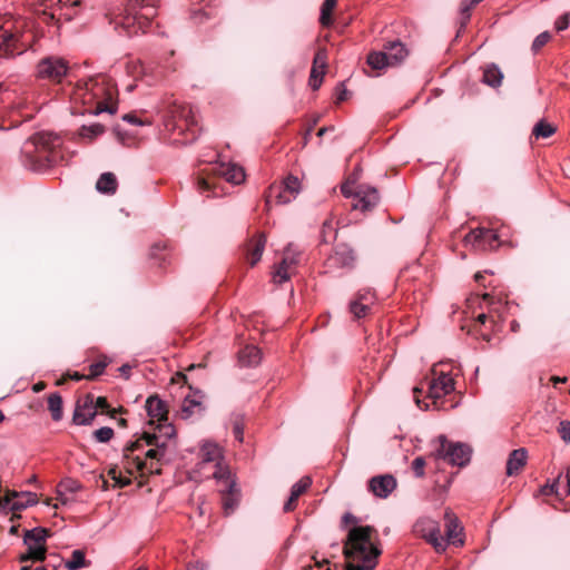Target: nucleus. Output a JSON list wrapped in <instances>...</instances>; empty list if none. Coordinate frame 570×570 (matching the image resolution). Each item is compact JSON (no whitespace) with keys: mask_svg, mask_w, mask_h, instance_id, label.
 I'll list each match as a JSON object with an SVG mask.
<instances>
[{"mask_svg":"<svg viewBox=\"0 0 570 570\" xmlns=\"http://www.w3.org/2000/svg\"><path fill=\"white\" fill-rule=\"evenodd\" d=\"M118 188V180L112 173H104L96 183V189L101 194L114 195Z\"/></svg>","mask_w":570,"mask_h":570,"instance_id":"nucleus-29","label":"nucleus"},{"mask_svg":"<svg viewBox=\"0 0 570 570\" xmlns=\"http://www.w3.org/2000/svg\"><path fill=\"white\" fill-rule=\"evenodd\" d=\"M95 407H96V411L99 409V410H101L102 413H106V414H107L108 410H110V405L105 396H99V397H97V400H95Z\"/></svg>","mask_w":570,"mask_h":570,"instance_id":"nucleus-62","label":"nucleus"},{"mask_svg":"<svg viewBox=\"0 0 570 570\" xmlns=\"http://www.w3.org/2000/svg\"><path fill=\"white\" fill-rule=\"evenodd\" d=\"M117 88L111 78L99 73L90 77L82 83H78L72 91L71 99L75 102H81L87 108L86 112L98 115L107 111L115 114L117 110L114 100Z\"/></svg>","mask_w":570,"mask_h":570,"instance_id":"nucleus-1","label":"nucleus"},{"mask_svg":"<svg viewBox=\"0 0 570 570\" xmlns=\"http://www.w3.org/2000/svg\"><path fill=\"white\" fill-rule=\"evenodd\" d=\"M109 360L107 356H100L99 360L95 363H92L89 366V374L86 376V380H95L99 375H101L105 371V368L108 366Z\"/></svg>","mask_w":570,"mask_h":570,"instance_id":"nucleus-43","label":"nucleus"},{"mask_svg":"<svg viewBox=\"0 0 570 570\" xmlns=\"http://www.w3.org/2000/svg\"><path fill=\"white\" fill-rule=\"evenodd\" d=\"M49 535V530L45 528H35L32 530H27L23 537V542L29 544L35 542L37 544H45L47 537Z\"/></svg>","mask_w":570,"mask_h":570,"instance_id":"nucleus-36","label":"nucleus"},{"mask_svg":"<svg viewBox=\"0 0 570 570\" xmlns=\"http://www.w3.org/2000/svg\"><path fill=\"white\" fill-rule=\"evenodd\" d=\"M238 504V490L235 484H229L227 491L223 494V508L228 515L234 512Z\"/></svg>","mask_w":570,"mask_h":570,"instance_id":"nucleus-34","label":"nucleus"},{"mask_svg":"<svg viewBox=\"0 0 570 570\" xmlns=\"http://www.w3.org/2000/svg\"><path fill=\"white\" fill-rule=\"evenodd\" d=\"M48 409L51 412L52 420L59 421L62 417V399L58 393L48 396Z\"/></svg>","mask_w":570,"mask_h":570,"instance_id":"nucleus-40","label":"nucleus"},{"mask_svg":"<svg viewBox=\"0 0 570 570\" xmlns=\"http://www.w3.org/2000/svg\"><path fill=\"white\" fill-rule=\"evenodd\" d=\"M114 436V430L108 426L100 428L94 432V438L97 442L107 443Z\"/></svg>","mask_w":570,"mask_h":570,"instance_id":"nucleus-53","label":"nucleus"},{"mask_svg":"<svg viewBox=\"0 0 570 570\" xmlns=\"http://www.w3.org/2000/svg\"><path fill=\"white\" fill-rule=\"evenodd\" d=\"M238 358L244 366H256L262 358L261 350L253 345H247L238 353Z\"/></svg>","mask_w":570,"mask_h":570,"instance_id":"nucleus-30","label":"nucleus"},{"mask_svg":"<svg viewBox=\"0 0 570 570\" xmlns=\"http://www.w3.org/2000/svg\"><path fill=\"white\" fill-rule=\"evenodd\" d=\"M373 527H353L344 541L343 554L346 570H374L381 550L375 546L372 534Z\"/></svg>","mask_w":570,"mask_h":570,"instance_id":"nucleus-2","label":"nucleus"},{"mask_svg":"<svg viewBox=\"0 0 570 570\" xmlns=\"http://www.w3.org/2000/svg\"><path fill=\"white\" fill-rule=\"evenodd\" d=\"M569 27V17L568 14H563L559 17L556 21V29L558 31H562Z\"/></svg>","mask_w":570,"mask_h":570,"instance_id":"nucleus-64","label":"nucleus"},{"mask_svg":"<svg viewBox=\"0 0 570 570\" xmlns=\"http://www.w3.org/2000/svg\"><path fill=\"white\" fill-rule=\"evenodd\" d=\"M528 454L524 449L513 450L507 461V474L509 476L518 475L527 463Z\"/></svg>","mask_w":570,"mask_h":570,"instance_id":"nucleus-26","label":"nucleus"},{"mask_svg":"<svg viewBox=\"0 0 570 570\" xmlns=\"http://www.w3.org/2000/svg\"><path fill=\"white\" fill-rule=\"evenodd\" d=\"M550 39H551V35L548 31L540 33L533 40L532 50L534 52H538L541 48H543L549 42Z\"/></svg>","mask_w":570,"mask_h":570,"instance_id":"nucleus-56","label":"nucleus"},{"mask_svg":"<svg viewBox=\"0 0 570 570\" xmlns=\"http://www.w3.org/2000/svg\"><path fill=\"white\" fill-rule=\"evenodd\" d=\"M355 253L347 244L335 247L333 255L328 257V265L333 267H351L355 262Z\"/></svg>","mask_w":570,"mask_h":570,"instance_id":"nucleus-23","label":"nucleus"},{"mask_svg":"<svg viewBox=\"0 0 570 570\" xmlns=\"http://www.w3.org/2000/svg\"><path fill=\"white\" fill-rule=\"evenodd\" d=\"M76 8H70V9H65L60 12H57L56 10L53 11H47L46 9H43L41 11V17H42V20L45 22H50V21H53V20H57L59 21L60 19H65L67 21H70L73 16L76 14Z\"/></svg>","mask_w":570,"mask_h":570,"instance_id":"nucleus-35","label":"nucleus"},{"mask_svg":"<svg viewBox=\"0 0 570 570\" xmlns=\"http://www.w3.org/2000/svg\"><path fill=\"white\" fill-rule=\"evenodd\" d=\"M347 90L343 83L336 88V104L343 102L347 99Z\"/></svg>","mask_w":570,"mask_h":570,"instance_id":"nucleus-63","label":"nucleus"},{"mask_svg":"<svg viewBox=\"0 0 570 570\" xmlns=\"http://www.w3.org/2000/svg\"><path fill=\"white\" fill-rule=\"evenodd\" d=\"M301 190V183L296 176L288 175L281 185H272L265 196L266 206L275 197L278 204H287L296 198Z\"/></svg>","mask_w":570,"mask_h":570,"instance_id":"nucleus-14","label":"nucleus"},{"mask_svg":"<svg viewBox=\"0 0 570 570\" xmlns=\"http://www.w3.org/2000/svg\"><path fill=\"white\" fill-rule=\"evenodd\" d=\"M445 528H446V543H452L454 546H462L463 538L462 532L463 528L460 524L458 517L450 510H446L444 513Z\"/></svg>","mask_w":570,"mask_h":570,"instance_id":"nucleus-22","label":"nucleus"},{"mask_svg":"<svg viewBox=\"0 0 570 570\" xmlns=\"http://www.w3.org/2000/svg\"><path fill=\"white\" fill-rule=\"evenodd\" d=\"M557 130V127L550 122H548L544 119L539 120L533 129H532V136H534L537 139L540 138H549L551 137Z\"/></svg>","mask_w":570,"mask_h":570,"instance_id":"nucleus-38","label":"nucleus"},{"mask_svg":"<svg viewBox=\"0 0 570 570\" xmlns=\"http://www.w3.org/2000/svg\"><path fill=\"white\" fill-rule=\"evenodd\" d=\"M397 482L392 474H380L371 478L367 489L380 499H386L395 489Z\"/></svg>","mask_w":570,"mask_h":570,"instance_id":"nucleus-18","label":"nucleus"},{"mask_svg":"<svg viewBox=\"0 0 570 570\" xmlns=\"http://www.w3.org/2000/svg\"><path fill=\"white\" fill-rule=\"evenodd\" d=\"M562 479L563 476L560 473L557 480L551 485H546L542 489L543 494L549 495L553 493L559 498H563L570 494V468L567 470V473L564 475V485H562Z\"/></svg>","mask_w":570,"mask_h":570,"instance_id":"nucleus-28","label":"nucleus"},{"mask_svg":"<svg viewBox=\"0 0 570 570\" xmlns=\"http://www.w3.org/2000/svg\"><path fill=\"white\" fill-rule=\"evenodd\" d=\"M244 425H245V416L240 413L233 414V416H232L233 434H234L235 439L239 442H243Z\"/></svg>","mask_w":570,"mask_h":570,"instance_id":"nucleus-44","label":"nucleus"},{"mask_svg":"<svg viewBox=\"0 0 570 570\" xmlns=\"http://www.w3.org/2000/svg\"><path fill=\"white\" fill-rule=\"evenodd\" d=\"M426 465L425 459L423 456H417L412 462V470L416 478L424 476V468Z\"/></svg>","mask_w":570,"mask_h":570,"instance_id":"nucleus-57","label":"nucleus"},{"mask_svg":"<svg viewBox=\"0 0 570 570\" xmlns=\"http://www.w3.org/2000/svg\"><path fill=\"white\" fill-rule=\"evenodd\" d=\"M428 391L426 397L432 401V404L438 410H448L455 406L456 403H451L446 406V401L443 400L455 390V381L450 372L444 371L441 364H435L431 368V376L426 377Z\"/></svg>","mask_w":570,"mask_h":570,"instance_id":"nucleus-6","label":"nucleus"},{"mask_svg":"<svg viewBox=\"0 0 570 570\" xmlns=\"http://www.w3.org/2000/svg\"><path fill=\"white\" fill-rule=\"evenodd\" d=\"M323 77L324 76H321V69L318 68V66L313 65L308 79V83L313 90H317L321 87L323 82Z\"/></svg>","mask_w":570,"mask_h":570,"instance_id":"nucleus-52","label":"nucleus"},{"mask_svg":"<svg viewBox=\"0 0 570 570\" xmlns=\"http://www.w3.org/2000/svg\"><path fill=\"white\" fill-rule=\"evenodd\" d=\"M28 552L30 554L31 560L33 561H45L47 548L45 544H37L32 546L31 543L28 544Z\"/></svg>","mask_w":570,"mask_h":570,"instance_id":"nucleus-49","label":"nucleus"},{"mask_svg":"<svg viewBox=\"0 0 570 570\" xmlns=\"http://www.w3.org/2000/svg\"><path fill=\"white\" fill-rule=\"evenodd\" d=\"M139 440H144L147 445L154 446L153 449H149L145 453L144 460H146L147 462L156 461L157 463H161L163 458L165 456L167 442L160 441V436H158L157 434L148 432H144Z\"/></svg>","mask_w":570,"mask_h":570,"instance_id":"nucleus-20","label":"nucleus"},{"mask_svg":"<svg viewBox=\"0 0 570 570\" xmlns=\"http://www.w3.org/2000/svg\"><path fill=\"white\" fill-rule=\"evenodd\" d=\"M151 0H127L122 13L110 19V23L115 24V29H121L125 35L132 36L137 33L136 21L138 13L148 6Z\"/></svg>","mask_w":570,"mask_h":570,"instance_id":"nucleus-10","label":"nucleus"},{"mask_svg":"<svg viewBox=\"0 0 570 570\" xmlns=\"http://www.w3.org/2000/svg\"><path fill=\"white\" fill-rule=\"evenodd\" d=\"M214 478L219 480V481H224L225 482V485L226 488H229V484H235L232 480H230V473L229 471L226 469V468H223L220 465L217 466V470L214 472Z\"/></svg>","mask_w":570,"mask_h":570,"instance_id":"nucleus-55","label":"nucleus"},{"mask_svg":"<svg viewBox=\"0 0 570 570\" xmlns=\"http://www.w3.org/2000/svg\"><path fill=\"white\" fill-rule=\"evenodd\" d=\"M336 6V0H325L322 4V13L320 21L323 26H328L331 23V13Z\"/></svg>","mask_w":570,"mask_h":570,"instance_id":"nucleus-47","label":"nucleus"},{"mask_svg":"<svg viewBox=\"0 0 570 570\" xmlns=\"http://www.w3.org/2000/svg\"><path fill=\"white\" fill-rule=\"evenodd\" d=\"M157 429L161 433V435H159L160 438L165 436L166 439H170L176 434V430L171 424H159Z\"/></svg>","mask_w":570,"mask_h":570,"instance_id":"nucleus-60","label":"nucleus"},{"mask_svg":"<svg viewBox=\"0 0 570 570\" xmlns=\"http://www.w3.org/2000/svg\"><path fill=\"white\" fill-rule=\"evenodd\" d=\"M354 299H356L358 302H364V303L373 306L375 304L376 296H375V293L371 288H363L356 293Z\"/></svg>","mask_w":570,"mask_h":570,"instance_id":"nucleus-50","label":"nucleus"},{"mask_svg":"<svg viewBox=\"0 0 570 570\" xmlns=\"http://www.w3.org/2000/svg\"><path fill=\"white\" fill-rule=\"evenodd\" d=\"M313 65L318 66L321 69V76L325 75V69L327 67V51L325 48H321L316 51Z\"/></svg>","mask_w":570,"mask_h":570,"instance_id":"nucleus-51","label":"nucleus"},{"mask_svg":"<svg viewBox=\"0 0 570 570\" xmlns=\"http://www.w3.org/2000/svg\"><path fill=\"white\" fill-rule=\"evenodd\" d=\"M81 489V484L73 479L62 480L58 485V493L61 497L65 492H77Z\"/></svg>","mask_w":570,"mask_h":570,"instance_id":"nucleus-48","label":"nucleus"},{"mask_svg":"<svg viewBox=\"0 0 570 570\" xmlns=\"http://www.w3.org/2000/svg\"><path fill=\"white\" fill-rule=\"evenodd\" d=\"M440 443L435 452L430 456L434 459H442L452 465L464 466L470 462L472 449L461 442H450L444 435L438 438Z\"/></svg>","mask_w":570,"mask_h":570,"instance_id":"nucleus-8","label":"nucleus"},{"mask_svg":"<svg viewBox=\"0 0 570 570\" xmlns=\"http://www.w3.org/2000/svg\"><path fill=\"white\" fill-rule=\"evenodd\" d=\"M105 131V127L100 124H92L89 126H82L79 129V135L82 138H89L90 140L101 135Z\"/></svg>","mask_w":570,"mask_h":570,"instance_id":"nucleus-45","label":"nucleus"},{"mask_svg":"<svg viewBox=\"0 0 570 570\" xmlns=\"http://www.w3.org/2000/svg\"><path fill=\"white\" fill-rule=\"evenodd\" d=\"M97 415L95 397L91 393L77 401L72 422L78 425H89Z\"/></svg>","mask_w":570,"mask_h":570,"instance_id":"nucleus-17","label":"nucleus"},{"mask_svg":"<svg viewBox=\"0 0 570 570\" xmlns=\"http://www.w3.org/2000/svg\"><path fill=\"white\" fill-rule=\"evenodd\" d=\"M156 14L157 6L155 0H151L150 2H148V6H146L145 9L138 13V19L136 21L137 32L139 30L144 31L148 27L150 21L156 17Z\"/></svg>","mask_w":570,"mask_h":570,"instance_id":"nucleus-32","label":"nucleus"},{"mask_svg":"<svg viewBox=\"0 0 570 570\" xmlns=\"http://www.w3.org/2000/svg\"><path fill=\"white\" fill-rule=\"evenodd\" d=\"M202 402L196 399H190L189 395L185 396L183 406H181V416L183 419H188L194 413V407H200Z\"/></svg>","mask_w":570,"mask_h":570,"instance_id":"nucleus-46","label":"nucleus"},{"mask_svg":"<svg viewBox=\"0 0 570 570\" xmlns=\"http://www.w3.org/2000/svg\"><path fill=\"white\" fill-rule=\"evenodd\" d=\"M483 0H462L460 4L459 32L462 31L470 21L471 11Z\"/></svg>","mask_w":570,"mask_h":570,"instance_id":"nucleus-33","label":"nucleus"},{"mask_svg":"<svg viewBox=\"0 0 570 570\" xmlns=\"http://www.w3.org/2000/svg\"><path fill=\"white\" fill-rule=\"evenodd\" d=\"M503 73L495 63L483 67L482 81L493 88L499 87L502 82Z\"/></svg>","mask_w":570,"mask_h":570,"instance_id":"nucleus-31","label":"nucleus"},{"mask_svg":"<svg viewBox=\"0 0 570 570\" xmlns=\"http://www.w3.org/2000/svg\"><path fill=\"white\" fill-rule=\"evenodd\" d=\"M321 235H322V239H323L324 243H330L333 239H335V237H336V229L334 228V226H333L331 220L324 222Z\"/></svg>","mask_w":570,"mask_h":570,"instance_id":"nucleus-54","label":"nucleus"},{"mask_svg":"<svg viewBox=\"0 0 570 570\" xmlns=\"http://www.w3.org/2000/svg\"><path fill=\"white\" fill-rule=\"evenodd\" d=\"M68 69V62L63 58L49 56L38 62L36 75L39 79L58 83L67 76Z\"/></svg>","mask_w":570,"mask_h":570,"instance_id":"nucleus-12","label":"nucleus"},{"mask_svg":"<svg viewBox=\"0 0 570 570\" xmlns=\"http://www.w3.org/2000/svg\"><path fill=\"white\" fill-rule=\"evenodd\" d=\"M311 478L304 476L292 487L291 495L284 504L285 512H291L297 507L298 498L311 487Z\"/></svg>","mask_w":570,"mask_h":570,"instance_id":"nucleus-27","label":"nucleus"},{"mask_svg":"<svg viewBox=\"0 0 570 570\" xmlns=\"http://www.w3.org/2000/svg\"><path fill=\"white\" fill-rule=\"evenodd\" d=\"M22 164L33 171H43L65 159L62 139L52 132L31 136L21 150Z\"/></svg>","mask_w":570,"mask_h":570,"instance_id":"nucleus-3","label":"nucleus"},{"mask_svg":"<svg viewBox=\"0 0 570 570\" xmlns=\"http://www.w3.org/2000/svg\"><path fill=\"white\" fill-rule=\"evenodd\" d=\"M206 176L197 177V187L200 191H209L212 196L218 197L222 190L216 179H224L233 185L244 181V169L235 164L215 163L208 169H205Z\"/></svg>","mask_w":570,"mask_h":570,"instance_id":"nucleus-4","label":"nucleus"},{"mask_svg":"<svg viewBox=\"0 0 570 570\" xmlns=\"http://www.w3.org/2000/svg\"><path fill=\"white\" fill-rule=\"evenodd\" d=\"M464 242L475 250H492L495 249L498 244V235L488 228H475L464 236Z\"/></svg>","mask_w":570,"mask_h":570,"instance_id":"nucleus-16","label":"nucleus"},{"mask_svg":"<svg viewBox=\"0 0 570 570\" xmlns=\"http://www.w3.org/2000/svg\"><path fill=\"white\" fill-rule=\"evenodd\" d=\"M558 433L561 439L569 443L570 442V421H561L558 426Z\"/></svg>","mask_w":570,"mask_h":570,"instance_id":"nucleus-59","label":"nucleus"},{"mask_svg":"<svg viewBox=\"0 0 570 570\" xmlns=\"http://www.w3.org/2000/svg\"><path fill=\"white\" fill-rule=\"evenodd\" d=\"M203 462H215L222 458V451L217 444L205 443L202 448Z\"/></svg>","mask_w":570,"mask_h":570,"instance_id":"nucleus-41","label":"nucleus"},{"mask_svg":"<svg viewBox=\"0 0 570 570\" xmlns=\"http://www.w3.org/2000/svg\"><path fill=\"white\" fill-rule=\"evenodd\" d=\"M42 6L47 11L56 10L57 12H60L65 9L77 8L80 6V0H46Z\"/></svg>","mask_w":570,"mask_h":570,"instance_id":"nucleus-37","label":"nucleus"},{"mask_svg":"<svg viewBox=\"0 0 570 570\" xmlns=\"http://www.w3.org/2000/svg\"><path fill=\"white\" fill-rule=\"evenodd\" d=\"M407 51L400 41H390L384 45L382 51H373L367 56V65L375 73L367 72L368 76H379L389 67H394L402 62Z\"/></svg>","mask_w":570,"mask_h":570,"instance_id":"nucleus-7","label":"nucleus"},{"mask_svg":"<svg viewBox=\"0 0 570 570\" xmlns=\"http://www.w3.org/2000/svg\"><path fill=\"white\" fill-rule=\"evenodd\" d=\"M124 120L132 124V125H138V126H142V125H150L151 122L148 121V120H141L140 118H138L137 115L135 114H126L124 117Z\"/></svg>","mask_w":570,"mask_h":570,"instance_id":"nucleus-61","label":"nucleus"},{"mask_svg":"<svg viewBox=\"0 0 570 570\" xmlns=\"http://www.w3.org/2000/svg\"><path fill=\"white\" fill-rule=\"evenodd\" d=\"M413 533L432 544L438 553L445 551L446 544L438 521L428 517L420 518L413 525Z\"/></svg>","mask_w":570,"mask_h":570,"instance_id":"nucleus-11","label":"nucleus"},{"mask_svg":"<svg viewBox=\"0 0 570 570\" xmlns=\"http://www.w3.org/2000/svg\"><path fill=\"white\" fill-rule=\"evenodd\" d=\"M371 309H372L371 305H368L364 302H358L354 298L350 303V312L353 314L354 318H356V320L363 318L366 315H368Z\"/></svg>","mask_w":570,"mask_h":570,"instance_id":"nucleus-42","label":"nucleus"},{"mask_svg":"<svg viewBox=\"0 0 570 570\" xmlns=\"http://www.w3.org/2000/svg\"><path fill=\"white\" fill-rule=\"evenodd\" d=\"M127 71L134 77L145 73V66L140 61H131L127 65Z\"/></svg>","mask_w":570,"mask_h":570,"instance_id":"nucleus-58","label":"nucleus"},{"mask_svg":"<svg viewBox=\"0 0 570 570\" xmlns=\"http://www.w3.org/2000/svg\"><path fill=\"white\" fill-rule=\"evenodd\" d=\"M164 124L167 130L187 131L190 137H187L186 141H193L197 137V120L187 105L178 104L176 100L168 102L164 107Z\"/></svg>","mask_w":570,"mask_h":570,"instance_id":"nucleus-5","label":"nucleus"},{"mask_svg":"<svg viewBox=\"0 0 570 570\" xmlns=\"http://www.w3.org/2000/svg\"><path fill=\"white\" fill-rule=\"evenodd\" d=\"M90 562L86 560L85 552L82 550H73L71 557L66 561V568L68 570H79L81 568L89 567Z\"/></svg>","mask_w":570,"mask_h":570,"instance_id":"nucleus-39","label":"nucleus"},{"mask_svg":"<svg viewBox=\"0 0 570 570\" xmlns=\"http://www.w3.org/2000/svg\"><path fill=\"white\" fill-rule=\"evenodd\" d=\"M38 502L37 494L32 492H17L8 490L6 495L0 499V508L10 505L13 511L22 510Z\"/></svg>","mask_w":570,"mask_h":570,"instance_id":"nucleus-19","label":"nucleus"},{"mask_svg":"<svg viewBox=\"0 0 570 570\" xmlns=\"http://www.w3.org/2000/svg\"><path fill=\"white\" fill-rule=\"evenodd\" d=\"M146 410L150 417L149 424L156 419L158 422L167 421L168 409L157 395H150L146 401Z\"/></svg>","mask_w":570,"mask_h":570,"instance_id":"nucleus-25","label":"nucleus"},{"mask_svg":"<svg viewBox=\"0 0 570 570\" xmlns=\"http://www.w3.org/2000/svg\"><path fill=\"white\" fill-rule=\"evenodd\" d=\"M356 181L355 177H348L347 180L341 186V191L345 197H353V209L368 212L373 209L380 199L379 191L373 187L358 186L355 190L352 185Z\"/></svg>","mask_w":570,"mask_h":570,"instance_id":"nucleus-9","label":"nucleus"},{"mask_svg":"<svg viewBox=\"0 0 570 570\" xmlns=\"http://www.w3.org/2000/svg\"><path fill=\"white\" fill-rule=\"evenodd\" d=\"M266 245L264 233L255 234L245 245V256L250 266H255L262 258Z\"/></svg>","mask_w":570,"mask_h":570,"instance_id":"nucleus-21","label":"nucleus"},{"mask_svg":"<svg viewBox=\"0 0 570 570\" xmlns=\"http://www.w3.org/2000/svg\"><path fill=\"white\" fill-rule=\"evenodd\" d=\"M141 448L140 440H137L135 442L129 443L124 449V456L127 459V470L129 473H134V470L141 473V475L145 474H160L161 469L160 464L156 461L147 462L146 460H142L140 456H131V453L139 450Z\"/></svg>","mask_w":570,"mask_h":570,"instance_id":"nucleus-15","label":"nucleus"},{"mask_svg":"<svg viewBox=\"0 0 570 570\" xmlns=\"http://www.w3.org/2000/svg\"><path fill=\"white\" fill-rule=\"evenodd\" d=\"M299 250L293 244H288L284 248L282 261L275 265L273 272V282L275 284L281 285L291 278L299 263Z\"/></svg>","mask_w":570,"mask_h":570,"instance_id":"nucleus-13","label":"nucleus"},{"mask_svg":"<svg viewBox=\"0 0 570 570\" xmlns=\"http://www.w3.org/2000/svg\"><path fill=\"white\" fill-rule=\"evenodd\" d=\"M24 47L20 42V38L17 33L2 29L0 31V53L1 55H14L23 52Z\"/></svg>","mask_w":570,"mask_h":570,"instance_id":"nucleus-24","label":"nucleus"}]
</instances>
